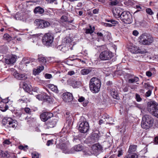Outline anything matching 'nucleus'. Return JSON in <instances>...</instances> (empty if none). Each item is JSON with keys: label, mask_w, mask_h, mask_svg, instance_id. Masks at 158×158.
Wrapping results in <instances>:
<instances>
[{"label": "nucleus", "mask_w": 158, "mask_h": 158, "mask_svg": "<svg viewBox=\"0 0 158 158\" xmlns=\"http://www.w3.org/2000/svg\"><path fill=\"white\" fill-rule=\"evenodd\" d=\"M101 85L100 80L96 77H93L89 81L90 89L93 93H96L99 91Z\"/></svg>", "instance_id": "nucleus-1"}, {"label": "nucleus", "mask_w": 158, "mask_h": 158, "mask_svg": "<svg viewBox=\"0 0 158 158\" xmlns=\"http://www.w3.org/2000/svg\"><path fill=\"white\" fill-rule=\"evenodd\" d=\"M153 118L149 115H145L142 118L141 123L142 127L144 129H148L151 127L154 123Z\"/></svg>", "instance_id": "nucleus-2"}, {"label": "nucleus", "mask_w": 158, "mask_h": 158, "mask_svg": "<svg viewBox=\"0 0 158 158\" xmlns=\"http://www.w3.org/2000/svg\"><path fill=\"white\" fill-rule=\"evenodd\" d=\"M139 43L142 45H149L153 41V37L146 33L141 35L139 38Z\"/></svg>", "instance_id": "nucleus-3"}, {"label": "nucleus", "mask_w": 158, "mask_h": 158, "mask_svg": "<svg viewBox=\"0 0 158 158\" xmlns=\"http://www.w3.org/2000/svg\"><path fill=\"white\" fill-rule=\"evenodd\" d=\"M120 19L124 23L127 24L131 23L133 21L131 14L127 11H123L121 13Z\"/></svg>", "instance_id": "nucleus-4"}, {"label": "nucleus", "mask_w": 158, "mask_h": 158, "mask_svg": "<svg viewBox=\"0 0 158 158\" xmlns=\"http://www.w3.org/2000/svg\"><path fill=\"white\" fill-rule=\"evenodd\" d=\"M54 40L53 34L51 32L45 34L43 36L42 41L43 44L47 46H50Z\"/></svg>", "instance_id": "nucleus-5"}, {"label": "nucleus", "mask_w": 158, "mask_h": 158, "mask_svg": "<svg viewBox=\"0 0 158 158\" xmlns=\"http://www.w3.org/2000/svg\"><path fill=\"white\" fill-rule=\"evenodd\" d=\"M113 56L112 53L108 51L105 50L101 52L99 56V58L101 60H109Z\"/></svg>", "instance_id": "nucleus-6"}, {"label": "nucleus", "mask_w": 158, "mask_h": 158, "mask_svg": "<svg viewBox=\"0 0 158 158\" xmlns=\"http://www.w3.org/2000/svg\"><path fill=\"white\" fill-rule=\"evenodd\" d=\"M84 119V118L83 117H81L80 119L81 121L82 120L83 121L80 124L79 130L81 133H85L89 131V126L88 123L85 119Z\"/></svg>", "instance_id": "nucleus-7"}, {"label": "nucleus", "mask_w": 158, "mask_h": 158, "mask_svg": "<svg viewBox=\"0 0 158 158\" xmlns=\"http://www.w3.org/2000/svg\"><path fill=\"white\" fill-rule=\"evenodd\" d=\"M3 124H6L7 126L10 128H15L17 125L16 120H14L9 117L4 118L3 120Z\"/></svg>", "instance_id": "nucleus-8"}, {"label": "nucleus", "mask_w": 158, "mask_h": 158, "mask_svg": "<svg viewBox=\"0 0 158 158\" xmlns=\"http://www.w3.org/2000/svg\"><path fill=\"white\" fill-rule=\"evenodd\" d=\"M158 104L154 101H151L148 103V110L151 114H153V113L157 107Z\"/></svg>", "instance_id": "nucleus-9"}, {"label": "nucleus", "mask_w": 158, "mask_h": 158, "mask_svg": "<svg viewBox=\"0 0 158 158\" xmlns=\"http://www.w3.org/2000/svg\"><path fill=\"white\" fill-rule=\"evenodd\" d=\"M130 52L133 53H144L146 52V50L136 46L131 47L130 49Z\"/></svg>", "instance_id": "nucleus-10"}, {"label": "nucleus", "mask_w": 158, "mask_h": 158, "mask_svg": "<svg viewBox=\"0 0 158 158\" xmlns=\"http://www.w3.org/2000/svg\"><path fill=\"white\" fill-rule=\"evenodd\" d=\"M57 120L56 119H50L48 121L45 123V127L46 129L54 127L56 125Z\"/></svg>", "instance_id": "nucleus-11"}, {"label": "nucleus", "mask_w": 158, "mask_h": 158, "mask_svg": "<svg viewBox=\"0 0 158 158\" xmlns=\"http://www.w3.org/2000/svg\"><path fill=\"white\" fill-rule=\"evenodd\" d=\"M68 84L74 88H77L81 86V82L75 80L73 79H70L67 81Z\"/></svg>", "instance_id": "nucleus-12"}, {"label": "nucleus", "mask_w": 158, "mask_h": 158, "mask_svg": "<svg viewBox=\"0 0 158 158\" xmlns=\"http://www.w3.org/2000/svg\"><path fill=\"white\" fill-rule=\"evenodd\" d=\"M52 113L48 112L43 113L40 115V118L43 121L45 122L53 116Z\"/></svg>", "instance_id": "nucleus-13"}, {"label": "nucleus", "mask_w": 158, "mask_h": 158, "mask_svg": "<svg viewBox=\"0 0 158 158\" xmlns=\"http://www.w3.org/2000/svg\"><path fill=\"white\" fill-rule=\"evenodd\" d=\"M63 99L65 102H69L73 100V96L71 93L67 92L63 94Z\"/></svg>", "instance_id": "nucleus-14"}, {"label": "nucleus", "mask_w": 158, "mask_h": 158, "mask_svg": "<svg viewBox=\"0 0 158 158\" xmlns=\"http://www.w3.org/2000/svg\"><path fill=\"white\" fill-rule=\"evenodd\" d=\"M58 148L61 149L63 151V152L65 153L69 154L70 152L69 150L66 145L64 143L60 144L57 145L56 150H57Z\"/></svg>", "instance_id": "nucleus-15"}, {"label": "nucleus", "mask_w": 158, "mask_h": 158, "mask_svg": "<svg viewBox=\"0 0 158 158\" xmlns=\"http://www.w3.org/2000/svg\"><path fill=\"white\" fill-rule=\"evenodd\" d=\"M123 10L120 7H117L113 10V13L114 16L116 18H120L121 13Z\"/></svg>", "instance_id": "nucleus-16"}, {"label": "nucleus", "mask_w": 158, "mask_h": 158, "mask_svg": "<svg viewBox=\"0 0 158 158\" xmlns=\"http://www.w3.org/2000/svg\"><path fill=\"white\" fill-rule=\"evenodd\" d=\"M13 75L15 78L18 80H24L27 78L25 74H20L16 72L14 73Z\"/></svg>", "instance_id": "nucleus-17"}, {"label": "nucleus", "mask_w": 158, "mask_h": 158, "mask_svg": "<svg viewBox=\"0 0 158 158\" xmlns=\"http://www.w3.org/2000/svg\"><path fill=\"white\" fill-rule=\"evenodd\" d=\"M128 81L130 83H134L138 81L139 78L137 77L134 76L133 75L129 74L128 75Z\"/></svg>", "instance_id": "nucleus-18"}, {"label": "nucleus", "mask_w": 158, "mask_h": 158, "mask_svg": "<svg viewBox=\"0 0 158 158\" xmlns=\"http://www.w3.org/2000/svg\"><path fill=\"white\" fill-rule=\"evenodd\" d=\"M68 46V45H67V44H61L59 45L57 47V49L58 50H60L62 52L65 53L69 50Z\"/></svg>", "instance_id": "nucleus-19"}, {"label": "nucleus", "mask_w": 158, "mask_h": 158, "mask_svg": "<svg viewBox=\"0 0 158 158\" xmlns=\"http://www.w3.org/2000/svg\"><path fill=\"white\" fill-rule=\"evenodd\" d=\"M17 56L15 55H12L11 57L9 59H6L5 63L8 64H13L16 61Z\"/></svg>", "instance_id": "nucleus-20"}, {"label": "nucleus", "mask_w": 158, "mask_h": 158, "mask_svg": "<svg viewBox=\"0 0 158 158\" xmlns=\"http://www.w3.org/2000/svg\"><path fill=\"white\" fill-rule=\"evenodd\" d=\"M44 11V9L40 6H37L35 8L34 10V12L35 14H42Z\"/></svg>", "instance_id": "nucleus-21"}, {"label": "nucleus", "mask_w": 158, "mask_h": 158, "mask_svg": "<svg viewBox=\"0 0 158 158\" xmlns=\"http://www.w3.org/2000/svg\"><path fill=\"white\" fill-rule=\"evenodd\" d=\"M91 148L94 152H97L98 151L102 149V147L100 144L96 143Z\"/></svg>", "instance_id": "nucleus-22"}, {"label": "nucleus", "mask_w": 158, "mask_h": 158, "mask_svg": "<svg viewBox=\"0 0 158 158\" xmlns=\"http://www.w3.org/2000/svg\"><path fill=\"white\" fill-rule=\"evenodd\" d=\"M47 86L52 91L56 93H57L58 92L57 86L56 85L52 84H49L47 85Z\"/></svg>", "instance_id": "nucleus-23"}, {"label": "nucleus", "mask_w": 158, "mask_h": 158, "mask_svg": "<svg viewBox=\"0 0 158 158\" xmlns=\"http://www.w3.org/2000/svg\"><path fill=\"white\" fill-rule=\"evenodd\" d=\"M99 137V135L97 133H94L91 136V141L93 142L97 141Z\"/></svg>", "instance_id": "nucleus-24"}, {"label": "nucleus", "mask_w": 158, "mask_h": 158, "mask_svg": "<svg viewBox=\"0 0 158 158\" xmlns=\"http://www.w3.org/2000/svg\"><path fill=\"white\" fill-rule=\"evenodd\" d=\"M110 94L113 97L116 99H118L119 98L118 94L117 91L114 89H112L110 92Z\"/></svg>", "instance_id": "nucleus-25"}, {"label": "nucleus", "mask_w": 158, "mask_h": 158, "mask_svg": "<svg viewBox=\"0 0 158 158\" xmlns=\"http://www.w3.org/2000/svg\"><path fill=\"white\" fill-rule=\"evenodd\" d=\"M89 28H86L85 30V33L86 34H91L95 30V27H92L90 25H89Z\"/></svg>", "instance_id": "nucleus-26"}, {"label": "nucleus", "mask_w": 158, "mask_h": 158, "mask_svg": "<svg viewBox=\"0 0 158 158\" xmlns=\"http://www.w3.org/2000/svg\"><path fill=\"white\" fill-rule=\"evenodd\" d=\"M91 71L90 68H85L81 69L80 73L83 75H85L88 74Z\"/></svg>", "instance_id": "nucleus-27"}, {"label": "nucleus", "mask_w": 158, "mask_h": 158, "mask_svg": "<svg viewBox=\"0 0 158 158\" xmlns=\"http://www.w3.org/2000/svg\"><path fill=\"white\" fill-rule=\"evenodd\" d=\"M138 155L134 153H129V154L126 155L124 158H137Z\"/></svg>", "instance_id": "nucleus-28"}, {"label": "nucleus", "mask_w": 158, "mask_h": 158, "mask_svg": "<svg viewBox=\"0 0 158 158\" xmlns=\"http://www.w3.org/2000/svg\"><path fill=\"white\" fill-rule=\"evenodd\" d=\"M39 62L40 64H44L46 62V58L43 56L39 57L38 58Z\"/></svg>", "instance_id": "nucleus-29"}, {"label": "nucleus", "mask_w": 158, "mask_h": 158, "mask_svg": "<svg viewBox=\"0 0 158 158\" xmlns=\"http://www.w3.org/2000/svg\"><path fill=\"white\" fill-rule=\"evenodd\" d=\"M23 88L26 92L29 93H30L31 92L30 88L29 87L28 85L25 83H24L23 84Z\"/></svg>", "instance_id": "nucleus-30"}, {"label": "nucleus", "mask_w": 158, "mask_h": 158, "mask_svg": "<svg viewBox=\"0 0 158 158\" xmlns=\"http://www.w3.org/2000/svg\"><path fill=\"white\" fill-rule=\"evenodd\" d=\"M136 149V145H130V146L128 151V153H133L135 152Z\"/></svg>", "instance_id": "nucleus-31"}, {"label": "nucleus", "mask_w": 158, "mask_h": 158, "mask_svg": "<svg viewBox=\"0 0 158 158\" xmlns=\"http://www.w3.org/2000/svg\"><path fill=\"white\" fill-rule=\"evenodd\" d=\"M0 155L2 157H9L10 156V155L7 152H4L1 150H0Z\"/></svg>", "instance_id": "nucleus-32"}, {"label": "nucleus", "mask_w": 158, "mask_h": 158, "mask_svg": "<svg viewBox=\"0 0 158 158\" xmlns=\"http://www.w3.org/2000/svg\"><path fill=\"white\" fill-rule=\"evenodd\" d=\"M37 25L38 28H44V23L43 22V20H40L39 21L37 22Z\"/></svg>", "instance_id": "nucleus-33"}, {"label": "nucleus", "mask_w": 158, "mask_h": 158, "mask_svg": "<svg viewBox=\"0 0 158 158\" xmlns=\"http://www.w3.org/2000/svg\"><path fill=\"white\" fill-rule=\"evenodd\" d=\"M83 147L82 145H78L74 147V149L76 151H80L82 150Z\"/></svg>", "instance_id": "nucleus-34"}, {"label": "nucleus", "mask_w": 158, "mask_h": 158, "mask_svg": "<svg viewBox=\"0 0 158 158\" xmlns=\"http://www.w3.org/2000/svg\"><path fill=\"white\" fill-rule=\"evenodd\" d=\"M32 158H39L40 154L38 153L34 152L31 153Z\"/></svg>", "instance_id": "nucleus-35"}, {"label": "nucleus", "mask_w": 158, "mask_h": 158, "mask_svg": "<svg viewBox=\"0 0 158 158\" xmlns=\"http://www.w3.org/2000/svg\"><path fill=\"white\" fill-rule=\"evenodd\" d=\"M21 63L24 64H27L31 63V62L29 60V59L27 58H24L22 60Z\"/></svg>", "instance_id": "nucleus-36"}, {"label": "nucleus", "mask_w": 158, "mask_h": 158, "mask_svg": "<svg viewBox=\"0 0 158 158\" xmlns=\"http://www.w3.org/2000/svg\"><path fill=\"white\" fill-rule=\"evenodd\" d=\"M63 42L66 44L68 45V44L71 42V39L68 37H65L63 40Z\"/></svg>", "instance_id": "nucleus-37"}, {"label": "nucleus", "mask_w": 158, "mask_h": 158, "mask_svg": "<svg viewBox=\"0 0 158 158\" xmlns=\"http://www.w3.org/2000/svg\"><path fill=\"white\" fill-rule=\"evenodd\" d=\"M72 61H74L75 62H81L82 64H85L86 63L85 62V60H82L81 59L76 58V59H73L72 60Z\"/></svg>", "instance_id": "nucleus-38"}, {"label": "nucleus", "mask_w": 158, "mask_h": 158, "mask_svg": "<svg viewBox=\"0 0 158 158\" xmlns=\"http://www.w3.org/2000/svg\"><path fill=\"white\" fill-rule=\"evenodd\" d=\"M42 100H46L48 98V96L45 93L42 94L41 96Z\"/></svg>", "instance_id": "nucleus-39"}, {"label": "nucleus", "mask_w": 158, "mask_h": 158, "mask_svg": "<svg viewBox=\"0 0 158 158\" xmlns=\"http://www.w3.org/2000/svg\"><path fill=\"white\" fill-rule=\"evenodd\" d=\"M3 37L4 39L7 40H11L12 38L8 34H5Z\"/></svg>", "instance_id": "nucleus-40"}, {"label": "nucleus", "mask_w": 158, "mask_h": 158, "mask_svg": "<svg viewBox=\"0 0 158 158\" xmlns=\"http://www.w3.org/2000/svg\"><path fill=\"white\" fill-rule=\"evenodd\" d=\"M97 34L99 39L101 40H103L104 39L103 34L101 32H98Z\"/></svg>", "instance_id": "nucleus-41"}, {"label": "nucleus", "mask_w": 158, "mask_h": 158, "mask_svg": "<svg viewBox=\"0 0 158 158\" xmlns=\"http://www.w3.org/2000/svg\"><path fill=\"white\" fill-rule=\"evenodd\" d=\"M28 146L27 145L23 146V145H20L19 146V148L20 149L23 150L25 151H26L28 149Z\"/></svg>", "instance_id": "nucleus-42"}, {"label": "nucleus", "mask_w": 158, "mask_h": 158, "mask_svg": "<svg viewBox=\"0 0 158 158\" xmlns=\"http://www.w3.org/2000/svg\"><path fill=\"white\" fill-rule=\"evenodd\" d=\"M152 115L158 118V105L157 107H156V110H155L154 112L153 113Z\"/></svg>", "instance_id": "nucleus-43"}, {"label": "nucleus", "mask_w": 158, "mask_h": 158, "mask_svg": "<svg viewBox=\"0 0 158 158\" xmlns=\"http://www.w3.org/2000/svg\"><path fill=\"white\" fill-rule=\"evenodd\" d=\"M43 22L44 23V28L48 27L50 25V23L48 21L43 20Z\"/></svg>", "instance_id": "nucleus-44"}, {"label": "nucleus", "mask_w": 158, "mask_h": 158, "mask_svg": "<svg viewBox=\"0 0 158 158\" xmlns=\"http://www.w3.org/2000/svg\"><path fill=\"white\" fill-rule=\"evenodd\" d=\"M146 12L148 14L150 15H151L153 14V13L152 10L149 8L146 9Z\"/></svg>", "instance_id": "nucleus-45"}, {"label": "nucleus", "mask_w": 158, "mask_h": 158, "mask_svg": "<svg viewBox=\"0 0 158 158\" xmlns=\"http://www.w3.org/2000/svg\"><path fill=\"white\" fill-rule=\"evenodd\" d=\"M135 99L137 102H140L142 100V98H140V95L137 94H135Z\"/></svg>", "instance_id": "nucleus-46"}, {"label": "nucleus", "mask_w": 158, "mask_h": 158, "mask_svg": "<svg viewBox=\"0 0 158 158\" xmlns=\"http://www.w3.org/2000/svg\"><path fill=\"white\" fill-rule=\"evenodd\" d=\"M61 19L62 21L64 22H68V18L65 15H63L61 17Z\"/></svg>", "instance_id": "nucleus-47"}, {"label": "nucleus", "mask_w": 158, "mask_h": 158, "mask_svg": "<svg viewBox=\"0 0 158 158\" xmlns=\"http://www.w3.org/2000/svg\"><path fill=\"white\" fill-rule=\"evenodd\" d=\"M123 150L121 149H119V150L118 151V157H120L123 154Z\"/></svg>", "instance_id": "nucleus-48"}, {"label": "nucleus", "mask_w": 158, "mask_h": 158, "mask_svg": "<svg viewBox=\"0 0 158 158\" xmlns=\"http://www.w3.org/2000/svg\"><path fill=\"white\" fill-rule=\"evenodd\" d=\"M110 23L113 26H115V25L117 24L118 22L114 20L111 19Z\"/></svg>", "instance_id": "nucleus-49"}, {"label": "nucleus", "mask_w": 158, "mask_h": 158, "mask_svg": "<svg viewBox=\"0 0 158 158\" xmlns=\"http://www.w3.org/2000/svg\"><path fill=\"white\" fill-rule=\"evenodd\" d=\"M40 73V71H38L37 69H34L33 70V73L34 75H38Z\"/></svg>", "instance_id": "nucleus-50"}, {"label": "nucleus", "mask_w": 158, "mask_h": 158, "mask_svg": "<svg viewBox=\"0 0 158 158\" xmlns=\"http://www.w3.org/2000/svg\"><path fill=\"white\" fill-rule=\"evenodd\" d=\"M25 112L27 114H30L31 112V110L29 108L26 107L24 109Z\"/></svg>", "instance_id": "nucleus-51"}, {"label": "nucleus", "mask_w": 158, "mask_h": 158, "mask_svg": "<svg viewBox=\"0 0 158 158\" xmlns=\"http://www.w3.org/2000/svg\"><path fill=\"white\" fill-rule=\"evenodd\" d=\"M38 71H40V73L44 69V67L43 65L39 66L36 69Z\"/></svg>", "instance_id": "nucleus-52"}, {"label": "nucleus", "mask_w": 158, "mask_h": 158, "mask_svg": "<svg viewBox=\"0 0 158 158\" xmlns=\"http://www.w3.org/2000/svg\"><path fill=\"white\" fill-rule=\"evenodd\" d=\"M44 77L46 79H49L52 77V75L50 74L46 73Z\"/></svg>", "instance_id": "nucleus-53"}, {"label": "nucleus", "mask_w": 158, "mask_h": 158, "mask_svg": "<svg viewBox=\"0 0 158 158\" xmlns=\"http://www.w3.org/2000/svg\"><path fill=\"white\" fill-rule=\"evenodd\" d=\"M61 27L59 26L57 27H56L55 28V30L56 31V32H60L61 31V28H60Z\"/></svg>", "instance_id": "nucleus-54"}, {"label": "nucleus", "mask_w": 158, "mask_h": 158, "mask_svg": "<svg viewBox=\"0 0 158 158\" xmlns=\"http://www.w3.org/2000/svg\"><path fill=\"white\" fill-rule=\"evenodd\" d=\"M151 93V91L150 90H148L145 94L146 96L147 97H149L150 96Z\"/></svg>", "instance_id": "nucleus-55"}, {"label": "nucleus", "mask_w": 158, "mask_h": 158, "mask_svg": "<svg viewBox=\"0 0 158 158\" xmlns=\"http://www.w3.org/2000/svg\"><path fill=\"white\" fill-rule=\"evenodd\" d=\"M135 8L138 9L136 12L141 10L142 9L141 6L139 5H136L135 6Z\"/></svg>", "instance_id": "nucleus-56"}, {"label": "nucleus", "mask_w": 158, "mask_h": 158, "mask_svg": "<svg viewBox=\"0 0 158 158\" xmlns=\"http://www.w3.org/2000/svg\"><path fill=\"white\" fill-rule=\"evenodd\" d=\"M152 73L150 71H147L146 72V75L147 76L150 77L152 75Z\"/></svg>", "instance_id": "nucleus-57"}, {"label": "nucleus", "mask_w": 158, "mask_h": 158, "mask_svg": "<svg viewBox=\"0 0 158 158\" xmlns=\"http://www.w3.org/2000/svg\"><path fill=\"white\" fill-rule=\"evenodd\" d=\"M139 34L138 32L136 30H134L133 31V34L135 36H137Z\"/></svg>", "instance_id": "nucleus-58"}, {"label": "nucleus", "mask_w": 158, "mask_h": 158, "mask_svg": "<svg viewBox=\"0 0 158 158\" xmlns=\"http://www.w3.org/2000/svg\"><path fill=\"white\" fill-rule=\"evenodd\" d=\"M85 100V98L84 97H80L78 99V101L80 102H81L83 101H84Z\"/></svg>", "instance_id": "nucleus-59"}, {"label": "nucleus", "mask_w": 158, "mask_h": 158, "mask_svg": "<svg viewBox=\"0 0 158 158\" xmlns=\"http://www.w3.org/2000/svg\"><path fill=\"white\" fill-rule=\"evenodd\" d=\"M75 74V72L74 71H69L68 72V74L70 76H72Z\"/></svg>", "instance_id": "nucleus-60"}, {"label": "nucleus", "mask_w": 158, "mask_h": 158, "mask_svg": "<svg viewBox=\"0 0 158 158\" xmlns=\"http://www.w3.org/2000/svg\"><path fill=\"white\" fill-rule=\"evenodd\" d=\"M8 106L7 105L5 104V108L4 109H1V110L3 112L5 111L6 110L8 109Z\"/></svg>", "instance_id": "nucleus-61"}, {"label": "nucleus", "mask_w": 158, "mask_h": 158, "mask_svg": "<svg viewBox=\"0 0 158 158\" xmlns=\"http://www.w3.org/2000/svg\"><path fill=\"white\" fill-rule=\"evenodd\" d=\"M42 94L38 95L36 96V98L40 100H42Z\"/></svg>", "instance_id": "nucleus-62"}, {"label": "nucleus", "mask_w": 158, "mask_h": 158, "mask_svg": "<svg viewBox=\"0 0 158 158\" xmlns=\"http://www.w3.org/2000/svg\"><path fill=\"white\" fill-rule=\"evenodd\" d=\"M3 143L5 144H10V141L9 140L6 139L4 141Z\"/></svg>", "instance_id": "nucleus-63"}, {"label": "nucleus", "mask_w": 158, "mask_h": 158, "mask_svg": "<svg viewBox=\"0 0 158 158\" xmlns=\"http://www.w3.org/2000/svg\"><path fill=\"white\" fill-rule=\"evenodd\" d=\"M154 141L155 144H157L158 143V137L157 136L155 137Z\"/></svg>", "instance_id": "nucleus-64"}]
</instances>
